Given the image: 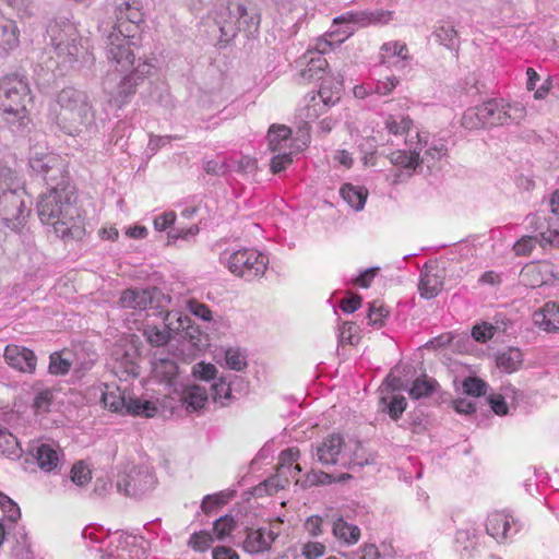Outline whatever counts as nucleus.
<instances>
[{"instance_id":"obj_60","label":"nucleus","mask_w":559,"mask_h":559,"mask_svg":"<svg viewBox=\"0 0 559 559\" xmlns=\"http://www.w3.org/2000/svg\"><path fill=\"white\" fill-rule=\"evenodd\" d=\"M537 242H538L537 236H523L513 246L515 255L520 257V255L530 254L533 251V249L535 248Z\"/></svg>"},{"instance_id":"obj_47","label":"nucleus","mask_w":559,"mask_h":559,"mask_svg":"<svg viewBox=\"0 0 559 559\" xmlns=\"http://www.w3.org/2000/svg\"><path fill=\"white\" fill-rule=\"evenodd\" d=\"M289 478L286 474L281 473L277 471L276 475L267 478L264 480L259 487L258 490L261 491L264 489V491L267 495L276 493L280 489L285 488L286 485H288Z\"/></svg>"},{"instance_id":"obj_25","label":"nucleus","mask_w":559,"mask_h":559,"mask_svg":"<svg viewBox=\"0 0 559 559\" xmlns=\"http://www.w3.org/2000/svg\"><path fill=\"white\" fill-rule=\"evenodd\" d=\"M178 365L170 358H155L152 362L153 378L167 385H173L178 373Z\"/></svg>"},{"instance_id":"obj_22","label":"nucleus","mask_w":559,"mask_h":559,"mask_svg":"<svg viewBox=\"0 0 559 559\" xmlns=\"http://www.w3.org/2000/svg\"><path fill=\"white\" fill-rule=\"evenodd\" d=\"M135 350L132 353L118 349L114 353V361L111 370L120 378L127 379L131 377H138L139 365L135 361Z\"/></svg>"},{"instance_id":"obj_56","label":"nucleus","mask_w":559,"mask_h":559,"mask_svg":"<svg viewBox=\"0 0 559 559\" xmlns=\"http://www.w3.org/2000/svg\"><path fill=\"white\" fill-rule=\"evenodd\" d=\"M92 479V473L82 462L75 463L71 468V480L78 486H84Z\"/></svg>"},{"instance_id":"obj_19","label":"nucleus","mask_w":559,"mask_h":559,"mask_svg":"<svg viewBox=\"0 0 559 559\" xmlns=\"http://www.w3.org/2000/svg\"><path fill=\"white\" fill-rule=\"evenodd\" d=\"M416 142L406 140L407 150H397L389 154L390 162L408 170H415L419 166V153L423 150V142L419 133L415 131Z\"/></svg>"},{"instance_id":"obj_59","label":"nucleus","mask_w":559,"mask_h":559,"mask_svg":"<svg viewBox=\"0 0 559 559\" xmlns=\"http://www.w3.org/2000/svg\"><path fill=\"white\" fill-rule=\"evenodd\" d=\"M388 314L389 311L377 301L369 304L368 319L370 324L382 326Z\"/></svg>"},{"instance_id":"obj_57","label":"nucleus","mask_w":559,"mask_h":559,"mask_svg":"<svg viewBox=\"0 0 559 559\" xmlns=\"http://www.w3.org/2000/svg\"><path fill=\"white\" fill-rule=\"evenodd\" d=\"M357 325L352 321H346L340 326L338 342L341 344H355L358 338L356 337Z\"/></svg>"},{"instance_id":"obj_34","label":"nucleus","mask_w":559,"mask_h":559,"mask_svg":"<svg viewBox=\"0 0 559 559\" xmlns=\"http://www.w3.org/2000/svg\"><path fill=\"white\" fill-rule=\"evenodd\" d=\"M22 449L20 443L5 427L0 426V455L15 460L21 456Z\"/></svg>"},{"instance_id":"obj_5","label":"nucleus","mask_w":559,"mask_h":559,"mask_svg":"<svg viewBox=\"0 0 559 559\" xmlns=\"http://www.w3.org/2000/svg\"><path fill=\"white\" fill-rule=\"evenodd\" d=\"M221 43L228 44L239 32L248 35L258 33L261 24L259 7L249 0H229L224 10L217 14L216 20Z\"/></svg>"},{"instance_id":"obj_38","label":"nucleus","mask_w":559,"mask_h":559,"mask_svg":"<svg viewBox=\"0 0 559 559\" xmlns=\"http://www.w3.org/2000/svg\"><path fill=\"white\" fill-rule=\"evenodd\" d=\"M106 389L107 390L102 394V402L104 406L111 412L122 413L128 395L126 391H121L119 388L109 390V386L107 385Z\"/></svg>"},{"instance_id":"obj_10","label":"nucleus","mask_w":559,"mask_h":559,"mask_svg":"<svg viewBox=\"0 0 559 559\" xmlns=\"http://www.w3.org/2000/svg\"><path fill=\"white\" fill-rule=\"evenodd\" d=\"M156 484V478L148 467L133 466L117 481V489L128 497L142 498L150 493Z\"/></svg>"},{"instance_id":"obj_8","label":"nucleus","mask_w":559,"mask_h":559,"mask_svg":"<svg viewBox=\"0 0 559 559\" xmlns=\"http://www.w3.org/2000/svg\"><path fill=\"white\" fill-rule=\"evenodd\" d=\"M267 263L269 259L266 255L252 249L238 250L227 259L228 270L248 282L262 276Z\"/></svg>"},{"instance_id":"obj_24","label":"nucleus","mask_w":559,"mask_h":559,"mask_svg":"<svg viewBox=\"0 0 559 559\" xmlns=\"http://www.w3.org/2000/svg\"><path fill=\"white\" fill-rule=\"evenodd\" d=\"M442 276L433 272L432 267L425 265L418 284L420 296L425 299H431L436 297L442 290Z\"/></svg>"},{"instance_id":"obj_55","label":"nucleus","mask_w":559,"mask_h":559,"mask_svg":"<svg viewBox=\"0 0 559 559\" xmlns=\"http://www.w3.org/2000/svg\"><path fill=\"white\" fill-rule=\"evenodd\" d=\"M225 359L227 366L235 371H242L247 367L246 355L239 348H228Z\"/></svg>"},{"instance_id":"obj_3","label":"nucleus","mask_w":559,"mask_h":559,"mask_svg":"<svg viewBox=\"0 0 559 559\" xmlns=\"http://www.w3.org/2000/svg\"><path fill=\"white\" fill-rule=\"evenodd\" d=\"M31 103V88L23 76L11 74L0 80V112L11 130H20L29 122L27 106Z\"/></svg>"},{"instance_id":"obj_1","label":"nucleus","mask_w":559,"mask_h":559,"mask_svg":"<svg viewBox=\"0 0 559 559\" xmlns=\"http://www.w3.org/2000/svg\"><path fill=\"white\" fill-rule=\"evenodd\" d=\"M36 209L40 222L51 226L57 237L68 240L81 239L85 235L74 187L56 188L41 193Z\"/></svg>"},{"instance_id":"obj_35","label":"nucleus","mask_w":559,"mask_h":559,"mask_svg":"<svg viewBox=\"0 0 559 559\" xmlns=\"http://www.w3.org/2000/svg\"><path fill=\"white\" fill-rule=\"evenodd\" d=\"M14 546L12 554L17 559H32L33 552L31 549V540L24 526L16 527L13 533Z\"/></svg>"},{"instance_id":"obj_7","label":"nucleus","mask_w":559,"mask_h":559,"mask_svg":"<svg viewBox=\"0 0 559 559\" xmlns=\"http://www.w3.org/2000/svg\"><path fill=\"white\" fill-rule=\"evenodd\" d=\"M480 112L485 127L519 124L526 117V108L522 103H506L503 99L483 103Z\"/></svg>"},{"instance_id":"obj_53","label":"nucleus","mask_w":559,"mask_h":559,"mask_svg":"<svg viewBox=\"0 0 559 559\" xmlns=\"http://www.w3.org/2000/svg\"><path fill=\"white\" fill-rule=\"evenodd\" d=\"M213 540L214 539L209 532H205V531L195 532L190 536L188 546L191 547L195 551L203 552V551H206L211 547Z\"/></svg>"},{"instance_id":"obj_62","label":"nucleus","mask_w":559,"mask_h":559,"mask_svg":"<svg viewBox=\"0 0 559 559\" xmlns=\"http://www.w3.org/2000/svg\"><path fill=\"white\" fill-rule=\"evenodd\" d=\"M293 162L292 153H283L277 154L272 157L270 167L273 174H278L282 170L286 169L288 165Z\"/></svg>"},{"instance_id":"obj_39","label":"nucleus","mask_w":559,"mask_h":559,"mask_svg":"<svg viewBox=\"0 0 559 559\" xmlns=\"http://www.w3.org/2000/svg\"><path fill=\"white\" fill-rule=\"evenodd\" d=\"M437 386L438 382L435 379L428 378L426 374H424L413 382L411 389L408 390V394L412 399L415 400L428 397L436 391Z\"/></svg>"},{"instance_id":"obj_32","label":"nucleus","mask_w":559,"mask_h":559,"mask_svg":"<svg viewBox=\"0 0 559 559\" xmlns=\"http://www.w3.org/2000/svg\"><path fill=\"white\" fill-rule=\"evenodd\" d=\"M271 548V542H267L265 531L249 530L243 542V549L249 554H259Z\"/></svg>"},{"instance_id":"obj_58","label":"nucleus","mask_w":559,"mask_h":559,"mask_svg":"<svg viewBox=\"0 0 559 559\" xmlns=\"http://www.w3.org/2000/svg\"><path fill=\"white\" fill-rule=\"evenodd\" d=\"M300 452L297 448H288L282 451L280 455V465L277 471L283 474H286V471H290L294 462L298 460Z\"/></svg>"},{"instance_id":"obj_31","label":"nucleus","mask_w":559,"mask_h":559,"mask_svg":"<svg viewBox=\"0 0 559 559\" xmlns=\"http://www.w3.org/2000/svg\"><path fill=\"white\" fill-rule=\"evenodd\" d=\"M343 90V82L340 80H324L316 94L318 100L325 102L330 107L340 102Z\"/></svg>"},{"instance_id":"obj_11","label":"nucleus","mask_w":559,"mask_h":559,"mask_svg":"<svg viewBox=\"0 0 559 559\" xmlns=\"http://www.w3.org/2000/svg\"><path fill=\"white\" fill-rule=\"evenodd\" d=\"M29 166L34 173L41 176L48 190L73 187L63 165L55 156L34 157L29 160Z\"/></svg>"},{"instance_id":"obj_64","label":"nucleus","mask_w":559,"mask_h":559,"mask_svg":"<svg viewBox=\"0 0 559 559\" xmlns=\"http://www.w3.org/2000/svg\"><path fill=\"white\" fill-rule=\"evenodd\" d=\"M325 551V546L318 542H309L302 548V555L306 559H317Z\"/></svg>"},{"instance_id":"obj_51","label":"nucleus","mask_w":559,"mask_h":559,"mask_svg":"<svg viewBox=\"0 0 559 559\" xmlns=\"http://www.w3.org/2000/svg\"><path fill=\"white\" fill-rule=\"evenodd\" d=\"M236 521L230 515H223L214 522L213 531L218 540L225 539L235 530Z\"/></svg>"},{"instance_id":"obj_28","label":"nucleus","mask_w":559,"mask_h":559,"mask_svg":"<svg viewBox=\"0 0 559 559\" xmlns=\"http://www.w3.org/2000/svg\"><path fill=\"white\" fill-rule=\"evenodd\" d=\"M209 400L207 390L201 385L188 386L183 393L181 401L186 405L187 411L197 412L204 407Z\"/></svg>"},{"instance_id":"obj_43","label":"nucleus","mask_w":559,"mask_h":559,"mask_svg":"<svg viewBox=\"0 0 559 559\" xmlns=\"http://www.w3.org/2000/svg\"><path fill=\"white\" fill-rule=\"evenodd\" d=\"M412 124L413 121L408 117H401L400 119H396L393 116H390L385 121V127L392 134H407V139L412 138V141H414L415 134H412Z\"/></svg>"},{"instance_id":"obj_61","label":"nucleus","mask_w":559,"mask_h":559,"mask_svg":"<svg viewBox=\"0 0 559 559\" xmlns=\"http://www.w3.org/2000/svg\"><path fill=\"white\" fill-rule=\"evenodd\" d=\"M217 369L212 364L198 362L193 366L192 373L195 378L200 380H212L215 378Z\"/></svg>"},{"instance_id":"obj_23","label":"nucleus","mask_w":559,"mask_h":559,"mask_svg":"<svg viewBox=\"0 0 559 559\" xmlns=\"http://www.w3.org/2000/svg\"><path fill=\"white\" fill-rule=\"evenodd\" d=\"M20 29L13 20L0 17V53L7 55L19 46Z\"/></svg>"},{"instance_id":"obj_52","label":"nucleus","mask_w":559,"mask_h":559,"mask_svg":"<svg viewBox=\"0 0 559 559\" xmlns=\"http://www.w3.org/2000/svg\"><path fill=\"white\" fill-rule=\"evenodd\" d=\"M211 397L215 403H219L222 406H225L231 399V390L229 384L223 380L214 382L211 385Z\"/></svg>"},{"instance_id":"obj_26","label":"nucleus","mask_w":559,"mask_h":559,"mask_svg":"<svg viewBox=\"0 0 559 559\" xmlns=\"http://www.w3.org/2000/svg\"><path fill=\"white\" fill-rule=\"evenodd\" d=\"M332 533L336 539L346 545H354L360 538V528L357 525L346 522L342 516L333 522Z\"/></svg>"},{"instance_id":"obj_20","label":"nucleus","mask_w":559,"mask_h":559,"mask_svg":"<svg viewBox=\"0 0 559 559\" xmlns=\"http://www.w3.org/2000/svg\"><path fill=\"white\" fill-rule=\"evenodd\" d=\"M31 453L36 460L38 467L44 472H52L59 466L60 451L58 447L40 443L33 447Z\"/></svg>"},{"instance_id":"obj_49","label":"nucleus","mask_w":559,"mask_h":559,"mask_svg":"<svg viewBox=\"0 0 559 559\" xmlns=\"http://www.w3.org/2000/svg\"><path fill=\"white\" fill-rule=\"evenodd\" d=\"M463 392L469 396L478 397L487 393L488 384L476 377H467L462 383Z\"/></svg>"},{"instance_id":"obj_41","label":"nucleus","mask_w":559,"mask_h":559,"mask_svg":"<svg viewBox=\"0 0 559 559\" xmlns=\"http://www.w3.org/2000/svg\"><path fill=\"white\" fill-rule=\"evenodd\" d=\"M380 402L384 405L383 409L388 412L393 420L399 419L407 406L406 399L403 395L383 396Z\"/></svg>"},{"instance_id":"obj_37","label":"nucleus","mask_w":559,"mask_h":559,"mask_svg":"<svg viewBox=\"0 0 559 559\" xmlns=\"http://www.w3.org/2000/svg\"><path fill=\"white\" fill-rule=\"evenodd\" d=\"M143 336L151 345L156 347L166 345L171 338L170 329L167 324H164L163 328L146 324L143 329Z\"/></svg>"},{"instance_id":"obj_44","label":"nucleus","mask_w":559,"mask_h":559,"mask_svg":"<svg viewBox=\"0 0 559 559\" xmlns=\"http://www.w3.org/2000/svg\"><path fill=\"white\" fill-rule=\"evenodd\" d=\"M53 392L50 389H44L35 394L33 400V409L36 415H45L50 412L53 403Z\"/></svg>"},{"instance_id":"obj_63","label":"nucleus","mask_w":559,"mask_h":559,"mask_svg":"<svg viewBox=\"0 0 559 559\" xmlns=\"http://www.w3.org/2000/svg\"><path fill=\"white\" fill-rule=\"evenodd\" d=\"M382 51L390 53L392 56L400 57L403 60L407 58V47L405 44L400 41H389L383 44Z\"/></svg>"},{"instance_id":"obj_17","label":"nucleus","mask_w":559,"mask_h":559,"mask_svg":"<svg viewBox=\"0 0 559 559\" xmlns=\"http://www.w3.org/2000/svg\"><path fill=\"white\" fill-rule=\"evenodd\" d=\"M344 438L340 433H332L324 438L319 444L312 447V455L324 466L335 465L338 463Z\"/></svg>"},{"instance_id":"obj_54","label":"nucleus","mask_w":559,"mask_h":559,"mask_svg":"<svg viewBox=\"0 0 559 559\" xmlns=\"http://www.w3.org/2000/svg\"><path fill=\"white\" fill-rule=\"evenodd\" d=\"M0 508L4 513V519L12 523H15L21 518L19 506L2 492H0Z\"/></svg>"},{"instance_id":"obj_18","label":"nucleus","mask_w":559,"mask_h":559,"mask_svg":"<svg viewBox=\"0 0 559 559\" xmlns=\"http://www.w3.org/2000/svg\"><path fill=\"white\" fill-rule=\"evenodd\" d=\"M520 276L521 282L532 288L547 285L556 278L554 266L548 262L530 263L523 267Z\"/></svg>"},{"instance_id":"obj_4","label":"nucleus","mask_w":559,"mask_h":559,"mask_svg":"<svg viewBox=\"0 0 559 559\" xmlns=\"http://www.w3.org/2000/svg\"><path fill=\"white\" fill-rule=\"evenodd\" d=\"M25 194L14 171L10 167L0 166V217L12 230H19L31 213Z\"/></svg>"},{"instance_id":"obj_15","label":"nucleus","mask_w":559,"mask_h":559,"mask_svg":"<svg viewBox=\"0 0 559 559\" xmlns=\"http://www.w3.org/2000/svg\"><path fill=\"white\" fill-rule=\"evenodd\" d=\"M4 360L11 368L24 373H34L36 370L37 357L32 349L24 346L7 345Z\"/></svg>"},{"instance_id":"obj_21","label":"nucleus","mask_w":559,"mask_h":559,"mask_svg":"<svg viewBox=\"0 0 559 559\" xmlns=\"http://www.w3.org/2000/svg\"><path fill=\"white\" fill-rule=\"evenodd\" d=\"M533 320L539 329L550 333L559 331V304L546 302L540 309L534 312Z\"/></svg>"},{"instance_id":"obj_50","label":"nucleus","mask_w":559,"mask_h":559,"mask_svg":"<svg viewBox=\"0 0 559 559\" xmlns=\"http://www.w3.org/2000/svg\"><path fill=\"white\" fill-rule=\"evenodd\" d=\"M447 153L448 148L443 143L433 144L424 152L423 156L419 155V165L426 164L428 167H431L435 162L441 159Z\"/></svg>"},{"instance_id":"obj_45","label":"nucleus","mask_w":559,"mask_h":559,"mask_svg":"<svg viewBox=\"0 0 559 559\" xmlns=\"http://www.w3.org/2000/svg\"><path fill=\"white\" fill-rule=\"evenodd\" d=\"M535 236L538 237V243L542 247L546 246H559V231L550 227L549 217L545 219V223L540 226V229L536 231Z\"/></svg>"},{"instance_id":"obj_42","label":"nucleus","mask_w":559,"mask_h":559,"mask_svg":"<svg viewBox=\"0 0 559 559\" xmlns=\"http://www.w3.org/2000/svg\"><path fill=\"white\" fill-rule=\"evenodd\" d=\"M63 355L64 353L62 352H53L50 354L48 366V371L50 374L64 376L70 371L72 361Z\"/></svg>"},{"instance_id":"obj_9","label":"nucleus","mask_w":559,"mask_h":559,"mask_svg":"<svg viewBox=\"0 0 559 559\" xmlns=\"http://www.w3.org/2000/svg\"><path fill=\"white\" fill-rule=\"evenodd\" d=\"M152 70L153 66L150 62L139 61L130 73L120 78L114 90H110L108 80L104 82V87L109 91L114 103L121 107L131 100L136 87L152 74Z\"/></svg>"},{"instance_id":"obj_2","label":"nucleus","mask_w":559,"mask_h":559,"mask_svg":"<svg viewBox=\"0 0 559 559\" xmlns=\"http://www.w3.org/2000/svg\"><path fill=\"white\" fill-rule=\"evenodd\" d=\"M57 103V124L66 134L80 136L97 132L95 111L85 92L71 86L64 87L59 92Z\"/></svg>"},{"instance_id":"obj_33","label":"nucleus","mask_w":559,"mask_h":559,"mask_svg":"<svg viewBox=\"0 0 559 559\" xmlns=\"http://www.w3.org/2000/svg\"><path fill=\"white\" fill-rule=\"evenodd\" d=\"M496 361L498 368L508 373H512L521 367L523 362V355L519 348L510 347L507 350L500 353L497 356Z\"/></svg>"},{"instance_id":"obj_30","label":"nucleus","mask_w":559,"mask_h":559,"mask_svg":"<svg viewBox=\"0 0 559 559\" xmlns=\"http://www.w3.org/2000/svg\"><path fill=\"white\" fill-rule=\"evenodd\" d=\"M109 33L119 34L126 37V39H129L130 44L136 46L138 37L140 35V25L128 22L127 17L123 15L122 8H120L117 22L111 26Z\"/></svg>"},{"instance_id":"obj_29","label":"nucleus","mask_w":559,"mask_h":559,"mask_svg":"<svg viewBox=\"0 0 559 559\" xmlns=\"http://www.w3.org/2000/svg\"><path fill=\"white\" fill-rule=\"evenodd\" d=\"M343 200L354 210L361 211L365 206L368 191L364 187H356L350 183H345L340 189Z\"/></svg>"},{"instance_id":"obj_6","label":"nucleus","mask_w":559,"mask_h":559,"mask_svg":"<svg viewBox=\"0 0 559 559\" xmlns=\"http://www.w3.org/2000/svg\"><path fill=\"white\" fill-rule=\"evenodd\" d=\"M46 34L62 64L72 66L85 59L87 49L82 44L76 26L68 17L51 20L47 25Z\"/></svg>"},{"instance_id":"obj_14","label":"nucleus","mask_w":559,"mask_h":559,"mask_svg":"<svg viewBox=\"0 0 559 559\" xmlns=\"http://www.w3.org/2000/svg\"><path fill=\"white\" fill-rule=\"evenodd\" d=\"M163 296L156 288H128L121 293L119 305L126 309L145 310L153 307L155 300Z\"/></svg>"},{"instance_id":"obj_48","label":"nucleus","mask_w":559,"mask_h":559,"mask_svg":"<svg viewBox=\"0 0 559 559\" xmlns=\"http://www.w3.org/2000/svg\"><path fill=\"white\" fill-rule=\"evenodd\" d=\"M480 111L481 105L466 109L462 117V126L469 130L485 127L484 118L481 117L483 114Z\"/></svg>"},{"instance_id":"obj_36","label":"nucleus","mask_w":559,"mask_h":559,"mask_svg":"<svg viewBox=\"0 0 559 559\" xmlns=\"http://www.w3.org/2000/svg\"><path fill=\"white\" fill-rule=\"evenodd\" d=\"M328 68V61L323 56L312 57L299 73L300 78L305 82L313 80H320L323 76L325 69Z\"/></svg>"},{"instance_id":"obj_40","label":"nucleus","mask_w":559,"mask_h":559,"mask_svg":"<svg viewBox=\"0 0 559 559\" xmlns=\"http://www.w3.org/2000/svg\"><path fill=\"white\" fill-rule=\"evenodd\" d=\"M433 37L448 49H457L459 47L457 32L452 25L437 27L433 32Z\"/></svg>"},{"instance_id":"obj_13","label":"nucleus","mask_w":559,"mask_h":559,"mask_svg":"<svg viewBox=\"0 0 559 559\" xmlns=\"http://www.w3.org/2000/svg\"><path fill=\"white\" fill-rule=\"evenodd\" d=\"M522 526L519 520L503 512H493L486 521L487 533L498 542L515 535Z\"/></svg>"},{"instance_id":"obj_12","label":"nucleus","mask_w":559,"mask_h":559,"mask_svg":"<svg viewBox=\"0 0 559 559\" xmlns=\"http://www.w3.org/2000/svg\"><path fill=\"white\" fill-rule=\"evenodd\" d=\"M132 44L126 37L108 33L105 38V51L107 59L116 63L121 70H128L129 67L134 64L135 53Z\"/></svg>"},{"instance_id":"obj_16","label":"nucleus","mask_w":559,"mask_h":559,"mask_svg":"<svg viewBox=\"0 0 559 559\" xmlns=\"http://www.w3.org/2000/svg\"><path fill=\"white\" fill-rule=\"evenodd\" d=\"M393 19V12L388 10L346 12L335 17L334 24H355L358 26H368L377 24H386Z\"/></svg>"},{"instance_id":"obj_46","label":"nucleus","mask_w":559,"mask_h":559,"mask_svg":"<svg viewBox=\"0 0 559 559\" xmlns=\"http://www.w3.org/2000/svg\"><path fill=\"white\" fill-rule=\"evenodd\" d=\"M290 129L286 126H272L267 133L270 148L275 152L281 148V143L286 142L290 136Z\"/></svg>"},{"instance_id":"obj_27","label":"nucleus","mask_w":559,"mask_h":559,"mask_svg":"<svg viewBox=\"0 0 559 559\" xmlns=\"http://www.w3.org/2000/svg\"><path fill=\"white\" fill-rule=\"evenodd\" d=\"M124 414L132 416H142L146 418H152L157 413L156 405L147 400H142L140 397L127 395L126 406L123 407Z\"/></svg>"}]
</instances>
